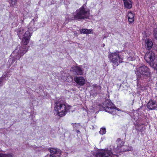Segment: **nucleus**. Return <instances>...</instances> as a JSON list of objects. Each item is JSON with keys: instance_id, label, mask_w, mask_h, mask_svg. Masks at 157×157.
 Returning a JSON list of instances; mask_svg holds the SVG:
<instances>
[{"instance_id": "obj_4", "label": "nucleus", "mask_w": 157, "mask_h": 157, "mask_svg": "<svg viewBox=\"0 0 157 157\" xmlns=\"http://www.w3.org/2000/svg\"><path fill=\"white\" fill-rule=\"evenodd\" d=\"M155 54L152 51L147 52L144 57L146 61L151 67H153L157 70V60L155 59Z\"/></svg>"}, {"instance_id": "obj_21", "label": "nucleus", "mask_w": 157, "mask_h": 157, "mask_svg": "<svg viewBox=\"0 0 157 157\" xmlns=\"http://www.w3.org/2000/svg\"><path fill=\"white\" fill-rule=\"evenodd\" d=\"M27 38L28 39L23 37L22 40V42L23 44V45L26 46V45H27L29 42V38Z\"/></svg>"}, {"instance_id": "obj_27", "label": "nucleus", "mask_w": 157, "mask_h": 157, "mask_svg": "<svg viewBox=\"0 0 157 157\" xmlns=\"http://www.w3.org/2000/svg\"><path fill=\"white\" fill-rule=\"evenodd\" d=\"M73 124V126L74 128H75V127H76L77 126H79V124L78 123H75V124Z\"/></svg>"}, {"instance_id": "obj_18", "label": "nucleus", "mask_w": 157, "mask_h": 157, "mask_svg": "<svg viewBox=\"0 0 157 157\" xmlns=\"http://www.w3.org/2000/svg\"><path fill=\"white\" fill-rule=\"evenodd\" d=\"M128 21L130 23H132L134 21V14L131 12H128Z\"/></svg>"}, {"instance_id": "obj_7", "label": "nucleus", "mask_w": 157, "mask_h": 157, "mask_svg": "<svg viewBox=\"0 0 157 157\" xmlns=\"http://www.w3.org/2000/svg\"><path fill=\"white\" fill-rule=\"evenodd\" d=\"M28 50V48L26 46L22 45L18 46L13 52L12 55L14 56V58L17 59H19Z\"/></svg>"}, {"instance_id": "obj_5", "label": "nucleus", "mask_w": 157, "mask_h": 157, "mask_svg": "<svg viewBox=\"0 0 157 157\" xmlns=\"http://www.w3.org/2000/svg\"><path fill=\"white\" fill-rule=\"evenodd\" d=\"M116 153L118 152V146L116 148H110V149H105L101 150L100 152L97 153L96 155V157H113L114 154L113 152Z\"/></svg>"}, {"instance_id": "obj_25", "label": "nucleus", "mask_w": 157, "mask_h": 157, "mask_svg": "<svg viewBox=\"0 0 157 157\" xmlns=\"http://www.w3.org/2000/svg\"><path fill=\"white\" fill-rule=\"evenodd\" d=\"M6 77V75H3L2 77H1L0 78V87L1 86H2L3 85V82H2V80H3V78Z\"/></svg>"}, {"instance_id": "obj_20", "label": "nucleus", "mask_w": 157, "mask_h": 157, "mask_svg": "<svg viewBox=\"0 0 157 157\" xmlns=\"http://www.w3.org/2000/svg\"><path fill=\"white\" fill-rule=\"evenodd\" d=\"M0 157H14V156L12 154H7L0 153Z\"/></svg>"}, {"instance_id": "obj_6", "label": "nucleus", "mask_w": 157, "mask_h": 157, "mask_svg": "<svg viewBox=\"0 0 157 157\" xmlns=\"http://www.w3.org/2000/svg\"><path fill=\"white\" fill-rule=\"evenodd\" d=\"M103 107L105 111L113 114H116V110L119 111L120 109L114 106L112 103L109 100H106L103 104Z\"/></svg>"}, {"instance_id": "obj_1", "label": "nucleus", "mask_w": 157, "mask_h": 157, "mask_svg": "<svg viewBox=\"0 0 157 157\" xmlns=\"http://www.w3.org/2000/svg\"><path fill=\"white\" fill-rule=\"evenodd\" d=\"M135 73L136 76L137 82L147 79L151 77V74L149 68L145 65L138 67L136 68Z\"/></svg>"}, {"instance_id": "obj_29", "label": "nucleus", "mask_w": 157, "mask_h": 157, "mask_svg": "<svg viewBox=\"0 0 157 157\" xmlns=\"http://www.w3.org/2000/svg\"><path fill=\"white\" fill-rule=\"evenodd\" d=\"M33 24V23L32 22H31V23H30V25H31V24Z\"/></svg>"}, {"instance_id": "obj_31", "label": "nucleus", "mask_w": 157, "mask_h": 157, "mask_svg": "<svg viewBox=\"0 0 157 157\" xmlns=\"http://www.w3.org/2000/svg\"><path fill=\"white\" fill-rule=\"evenodd\" d=\"M77 133L80 132V131L79 130H77Z\"/></svg>"}, {"instance_id": "obj_28", "label": "nucleus", "mask_w": 157, "mask_h": 157, "mask_svg": "<svg viewBox=\"0 0 157 157\" xmlns=\"http://www.w3.org/2000/svg\"><path fill=\"white\" fill-rule=\"evenodd\" d=\"M117 140L119 141H120L121 140V139H120V138H119V139H117Z\"/></svg>"}, {"instance_id": "obj_2", "label": "nucleus", "mask_w": 157, "mask_h": 157, "mask_svg": "<svg viewBox=\"0 0 157 157\" xmlns=\"http://www.w3.org/2000/svg\"><path fill=\"white\" fill-rule=\"evenodd\" d=\"M89 15V10L86 7V4H84L81 7L76 10L73 15L74 18V20L80 21L88 18Z\"/></svg>"}, {"instance_id": "obj_19", "label": "nucleus", "mask_w": 157, "mask_h": 157, "mask_svg": "<svg viewBox=\"0 0 157 157\" xmlns=\"http://www.w3.org/2000/svg\"><path fill=\"white\" fill-rule=\"evenodd\" d=\"M24 29L22 28H21L17 30V35L20 38H21L24 36Z\"/></svg>"}, {"instance_id": "obj_8", "label": "nucleus", "mask_w": 157, "mask_h": 157, "mask_svg": "<svg viewBox=\"0 0 157 157\" xmlns=\"http://www.w3.org/2000/svg\"><path fill=\"white\" fill-rule=\"evenodd\" d=\"M119 52L118 51L114 53H111L108 56V57L114 65L117 66L120 62H122V58L119 56Z\"/></svg>"}, {"instance_id": "obj_24", "label": "nucleus", "mask_w": 157, "mask_h": 157, "mask_svg": "<svg viewBox=\"0 0 157 157\" xmlns=\"http://www.w3.org/2000/svg\"><path fill=\"white\" fill-rule=\"evenodd\" d=\"M154 37L157 40V29H155L154 30Z\"/></svg>"}, {"instance_id": "obj_17", "label": "nucleus", "mask_w": 157, "mask_h": 157, "mask_svg": "<svg viewBox=\"0 0 157 157\" xmlns=\"http://www.w3.org/2000/svg\"><path fill=\"white\" fill-rule=\"evenodd\" d=\"M81 33L83 34H89L90 33H93V31L91 29H82L80 31Z\"/></svg>"}, {"instance_id": "obj_22", "label": "nucleus", "mask_w": 157, "mask_h": 157, "mask_svg": "<svg viewBox=\"0 0 157 157\" xmlns=\"http://www.w3.org/2000/svg\"><path fill=\"white\" fill-rule=\"evenodd\" d=\"M144 125L143 124H138L137 125V129L138 131L140 132H142L144 131L143 128H144Z\"/></svg>"}, {"instance_id": "obj_11", "label": "nucleus", "mask_w": 157, "mask_h": 157, "mask_svg": "<svg viewBox=\"0 0 157 157\" xmlns=\"http://www.w3.org/2000/svg\"><path fill=\"white\" fill-rule=\"evenodd\" d=\"M71 71H72L73 74L75 75H81L83 74V70L82 69L78 66H74L72 67Z\"/></svg>"}, {"instance_id": "obj_14", "label": "nucleus", "mask_w": 157, "mask_h": 157, "mask_svg": "<svg viewBox=\"0 0 157 157\" xmlns=\"http://www.w3.org/2000/svg\"><path fill=\"white\" fill-rule=\"evenodd\" d=\"M124 6L128 9H130L132 7V2L131 0H123Z\"/></svg>"}, {"instance_id": "obj_12", "label": "nucleus", "mask_w": 157, "mask_h": 157, "mask_svg": "<svg viewBox=\"0 0 157 157\" xmlns=\"http://www.w3.org/2000/svg\"><path fill=\"white\" fill-rule=\"evenodd\" d=\"M75 82L80 86H83L85 83V81L83 77H75L74 78Z\"/></svg>"}, {"instance_id": "obj_9", "label": "nucleus", "mask_w": 157, "mask_h": 157, "mask_svg": "<svg viewBox=\"0 0 157 157\" xmlns=\"http://www.w3.org/2000/svg\"><path fill=\"white\" fill-rule=\"evenodd\" d=\"M48 150L50 152L49 157H61V151L57 148H49Z\"/></svg>"}, {"instance_id": "obj_10", "label": "nucleus", "mask_w": 157, "mask_h": 157, "mask_svg": "<svg viewBox=\"0 0 157 157\" xmlns=\"http://www.w3.org/2000/svg\"><path fill=\"white\" fill-rule=\"evenodd\" d=\"M147 107L149 110H155L157 109V104L152 99L150 100L147 104Z\"/></svg>"}, {"instance_id": "obj_26", "label": "nucleus", "mask_w": 157, "mask_h": 157, "mask_svg": "<svg viewBox=\"0 0 157 157\" xmlns=\"http://www.w3.org/2000/svg\"><path fill=\"white\" fill-rule=\"evenodd\" d=\"M17 0H10L11 5L13 6L16 3Z\"/></svg>"}, {"instance_id": "obj_32", "label": "nucleus", "mask_w": 157, "mask_h": 157, "mask_svg": "<svg viewBox=\"0 0 157 157\" xmlns=\"http://www.w3.org/2000/svg\"><path fill=\"white\" fill-rule=\"evenodd\" d=\"M121 85H120V86H121Z\"/></svg>"}, {"instance_id": "obj_3", "label": "nucleus", "mask_w": 157, "mask_h": 157, "mask_svg": "<svg viewBox=\"0 0 157 157\" xmlns=\"http://www.w3.org/2000/svg\"><path fill=\"white\" fill-rule=\"evenodd\" d=\"M55 105L54 113L59 116L62 117L65 115L67 111L69 109V107H67L63 102L59 101L56 102Z\"/></svg>"}, {"instance_id": "obj_30", "label": "nucleus", "mask_w": 157, "mask_h": 157, "mask_svg": "<svg viewBox=\"0 0 157 157\" xmlns=\"http://www.w3.org/2000/svg\"><path fill=\"white\" fill-rule=\"evenodd\" d=\"M132 148H131L129 151H132Z\"/></svg>"}, {"instance_id": "obj_16", "label": "nucleus", "mask_w": 157, "mask_h": 157, "mask_svg": "<svg viewBox=\"0 0 157 157\" xmlns=\"http://www.w3.org/2000/svg\"><path fill=\"white\" fill-rule=\"evenodd\" d=\"M93 90L96 93H99L101 92V87L99 85L97 84H94L93 85Z\"/></svg>"}, {"instance_id": "obj_23", "label": "nucleus", "mask_w": 157, "mask_h": 157, "mask_svg": "<svg viewBox=\"0 0 157 157\" xmlns=\"http://www.w3.org/2000/svg\"><path fill=\"white\" fill-rule=\"evenodd\" d=\"M106 129L105 128H101L100 131H99V133L101 135H103L105 134L106 132Z\"/></svg>"}, {"instance_id": "obj_13", "label": "nucleus", "mask_w": 157, "mask_h": 157, "mask_svg": "<svg viewBox=\"0 0 157 157\" xmlns=\"http://www.w3.org/2000/svg\"><path fill=\"white\" fill-rule=\"evenodd\" d=\"M145 46L147 49H151L153 46V44L151 39H146L145 40Z\"/></svg>"}, {"instance_id": "obj_15", "label": "nucleus", "mask_w": 157, "mask_h": 157, "mask_svg": "<svg viewBox=\"0 0 157 157\" xmlns=\"http://www.w3.org/2000/svg\"><path fill=\"white\" fill-rule=\"evenodd\" d=\"M29 27L28 29H29V31H26L24 35V37L25 38H26L28 39L27 38H29V39H30V37L31 36V34L32 33L31 32H30L29 31H32L33 30V29L30 28H29Z\"/></svg>"}]
</instances>
